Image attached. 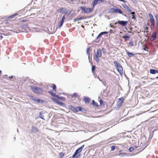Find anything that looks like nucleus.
Instances as JSON below:
<instances>
[{
  "mask_svg": "<svg viewBox=\"0 0 158 158\" xmlns=\"http://www.w3.org/2000/svg\"><path fill=\"white\" fill-rule=\"evenodd\" d=\"M30 87L34 93L40 94H43V90L41 88L34 85H31Z\"/></svg>",
  "mask_w": 158,
  "mask_h": 158,
  "instance_id": "obj_1",
  "label": "nucleus"
},
{
  "mask_svg": "<svg viewBox=\"0 0 158 158\" xmlns=\"http://www.w3.org/2000/svg\"><path fill=\"white\" fill-rule=\"evenodd\" d=\"M114 63L115 64L116 68L118 72L120 75H122L123 72V67L121 66V64L117 61H114Z\"/></svg>",
  "mask_w": 158,
  "mask_h": 158,
  "instance_id": "obj_2",
  "label": "nucleus"
},
{
  "mask_svg": "<svg viewBox=\"0 0 158 158\" xmlns=\"http://www.w3.org/2000/svg\"><path fill=\"white\" fill-rule=\"evenodd\" d=\"M102 52L100 49H98L96 53L94 56V59L98 63L99 62V57H100L102 56Z\"/></svg>",
  "mask_w": 158,
  "mask_h": 158,
  "instance_id": "obj_3",
  "label": "nucleus"
},
{
  "mask_svg": "<svg viewBox=\"0 0 158 158\" xmlns=\"http://www.w3.org/2000/svg\"><path fill=\"white\" fill-rule=\"evenodd\" d=\"M81 10L82 12L84 13H89L92 12L94 10V7L89 8L85 6H81Z\"/></svg>",
  "mask_w": 158,
  "mask_h": 158,
  "instance_id": "obj_4",
  "label": "nucleus"
},
{
  "mask_svg": "<svg viewBox=\"0 0 158 158\" xmlns=\"http://www.w3.org/2000/svg\"><path fill=\"white\" fill-rule=\"evenodd\" d=\"M148 15L149 17V21L151 23V27L154 28L155 26L154 19L153 15L151 13H148Z\"/></svg>",
  "mask_w": 158,
  "mask_h": 158,
  "instance_id": "obj_5",
  "label": "nucleus"
},
{
  "mask_svg": "<svg viewBox=\"0 0 158 158\" xmlns=\"http://www.w3.org/2000/svg\"><path fill=\"white\" fill-rule=\"evenodd\" d=\"M48 93L52 96H54L57 97L59 100L62 101H65V99L63 97H60L58 95H56L55 93H53L52 91H49L48 92Z\"/></svg>",
  "mask_w": 158,
  "mask_h": 158,
  "instance_id": "obj_6",
  "label": "nucleus"
},
{
  "mask_svg": "<svg viewBox=\"0 0 158 158\" xmlns=\"http://www.w3.org/2000/svg\"><path fill=\"white\" fill-rule=\"evenodd\" d=\"M125 98L123 97L118 99V101L117 102L116 105L117 107H120L122 105Z\"/></svg>",
  "mask_w": 158,
  "mask_h": 158,
  "instance_id": "obj_7",
  "label": "nucleus"
},
{
  "mask_svg": "<svg viewBox=\"0 0 158 158\" xmlns=\"http://www.w3.org/2000/svg\"><path fill=\"white\" fill-rule=\"evenodd\" d=\"M84 145H82L75 151V152L72 156L73 158H74L76 155H77L78 153H80L81 151L84 148Z\"/></svg>",
  "mask_w": 158,
  "mask_h": 158,
  "instance_id": "obj_8",
  "label": "nucleus"
},
{
  "mask_svg": "<svg viewBox=\"0 0 158 158\" xmlns=\"http://www.w3.org/2000/svg\"><path fill=\"white\" fill-rule=\"evenodd\" d=\"M66 9L64 8H61L58 9L57 10V11L59 13H62L65 14H67L68 12L66 11Z\"/></svg>",
  "mask_w": 158,
  "mask_h": 158,
  "instance_id": "obj_9",
  "label": "nucleus"
},
{
  "mask_svg": "<svg viewBox=\"0 0 158 158\" xmlns=\"http://www.w3.org/2000/svg\"><path fill=\"white\" fill-rule=\"evenodd\" d=\"M65 15H64L62 16V19L60 21L59 23L58 24L59 28H60L63 25L64 21L65 19Z\"/></svg>",
  "mask_w": 158,
  "mask_h": 158,
  "instance_id": "obj_10",
  "label": "nucleus"
},
{
  "mask_svg": "<svg viewBox=\"0 0 158 158\" xmlns=\"http://www.w3.org/2000/svg\"><path fill=\"white\" fill-rule=\"evenodd\" d=\"M156 23L155 25V27L157 31H158V15L156 14L155 16Z\"/></svg>",
  "mask_w": 158,
  "mask_h": 158,
  "instance_id": "obj_11",
  "label": "nucleus"
},
{
  "mask_svg": "<svg viewBox=\"0 0 158 158\" xmlns=\"http://www.w3.org/2000/svg\"><path fill=\"white\" fill-rule=\"evenodd\" d=\"M118 23L123 26H125L127 24V22L126 21H118Z\"/></svg>",
  "mask_w": 158,
  "mask_h": 158,
  "instance_id": "obj_12",
  "label": "nucleus"
},
{
  "mask_svg": "<svg viewBox=\"0 0 158 158\" xmlns=\"http://www.w3.org/2000/svg\"><path fill=\"white\" fill-rule=\"evenodd\" d=\"M113 12L115 13H118L119 14H122L123 13V11L119 9H115L114 8L113 10Z\"/></svg>",
  "mask_w": 158,
  "mask_h": 158,
  "instance_id": "obj_13",
  "label": "nucleus"
},
{
  "mask_svg": "<svg viewBox=\"0 0 158 158\" xmlns=\"http://www.w3.org/2000/svg\"><path fill=\"white\" fill-rule=\"evenodd\" d=\"M69 107L70 109H71L72 111H73L74 112H77V109L76 108L74 107V106L70 105L69 106Z\"/></svg>",
  "mask_w": 158,
  "mask_h": 158,
  "instance_id": "obj_14",
  "label": "nucleus"
},
{
  "mask_svg": "<svg viewBox=\"0 0 158 158\" xmlns=\"http://www.w3.org/2000/svg\"><path fill=\"white\" fill-rule=\"evenodd\" d=\"M157 32H153L152 36L151 38L152 39V40H154L156 38Z\"/></svg>",
  "mask_w": 158,
  "mask_h": 158,
  "instance_id": "obj_15",
  "label": "nucleus"
},
{
  "mask_svg": "<svg viewBox=\"0 0 158 158\" xmlns=\"http://www.w3.org/2000/svg\"><path fill=\"white\" fill-rule=\"evenodd\" d=\"M150 73L152 74H155L156 73H158V70L156 69H150Z\"/></svg>",
  "mask_w": 158,
  "mask_h": 158,
  "instance_id": "obj_16",
  "label": "nucleus"
},
{
  "mask_svg": "<svg viewBox=\"0 0 158 158\" xmlns=\"http://www.w3.org/2000/svg\"><path fill=\"white\" fill-rule=\"evenodd\" d=\"M125 51H126V54L129 57H131V56H133L135 55L134 54H133L132 53L130 52L127 49H126Z\"/></svg>",
  "mask_w": 158,
  "mask_h": 158,
  "instance_id": "obj_17",
  "label": "nucleus"
},
{
  "mask_svg": "<svg viewBox=\"0 0 158 158\" xmlns=\"http://www.w3.org/2000/svg\"><path fill=\"white\" fill-rule=\"evenodd\" d=\"M84 100L86 103H89L90 102V99L88 97H85Z\"/></svg>",
  "mask_w": 158,
  "mask_h": 158,
  "instance_id": "obj_18",
  "label": "nucleus"
},
{
  "mask_svg": "<svg viewBox=\"0 0 158 158\" xmlns=\"http://www.w3.org/2000/svg\"><path fill=\"white\" fill-rule=\"evenodd\" d=\"M97 1H96V0H94L92 3V7H94V8L95 6L98 4Z\"/></svg>",
  "mask_w": 158,
  "mask_h": 158,
  "instance_id": "obj_19",
  "label": "nucleus"
},
{
  "mask_svg": "<svg viewBox=\"0 0 158 158\" xmlns=\"http://www.w3.org/2000/svg\"><path fill=\"white\" fill-rule=\"evenodd\" d=\"M28 97H29L31 100H33L34 101H35L36 100V97L32 96V95H27Z\"/></svg>",
  "mask_w": 158,
  "mask_h": 158,
  "instance_id": "obj_20",
  "label": "nucleus"
},
{
  "mask_svg": "<svg viewBox=\"0 0 158 158\" xmlns=\"http://www.w3.org/2000/svg\"><path fill=\"white\" fill-rule=\"evenodd\" d=\"M65 156V154L63 152H60L59 153V158H63Z\"/></svg>",
  "mask_w": 158,
  "mask_h": 158,
  "instance_id": "obj_21",
  "label": "nucleus"
},
{
  "mask_svg": "<svg viewBox=\"0 0 158 158\" xmlns=\"http://www.w3.org/2000/svg\"><path fill=\"white\" fill-rule=\"evenodd\" d=\"M130 14H132V19L134 20H135L136 19V18L135 17V13L134 12H131V13Z\"/></svg>",
  "mask_w": 158,
  "mask_h": 158,
  "instance_id": "obj_22",
  "label": "nucleus"
},
{
  "mask_svg": "<svg viewBox=\"0 0 158 158\" xmlns=\"http://www.w3.org/2000/svg\"><path fill=\"white\" fill-rule=\"evenodd\" d=\"M108 32L107 31H104L101 32L98 35L97 37V38L98 39V38H99L101 35H102L103 34H106Z\"/></svg>",
  "mask_w": 158,
  "mask_h": 158,
  "instance_id": "obj_23",
  "label": "nucleus"
},
{
  "mask_svg": "<svg viewBox=\"0 0 158 158\" xmlns=\"http://www.w3.org/2000/svg\"><path fill=\"white\" fill-rule=\"evenodd\" d=\"M118 155L121 157H123L127 155V153H122L118 154Z\"/></svg>",
  "mask_w": 158,
  "mask_h": 158,
  "instance_id": "obj_24",
  "label": "nucleus"
},
{
  "mask_svg": "<svg viewBox=\"0 0 158 158\" xmlns=\"http://www.w3.org/2000/svg\"><path fill=\"white\" fill-rule=\"evenodd\" d=\"M56 85L55 84H53L52 85V89L55 92H56Z\"/></svg>",
  "mask_w": 158,
  "mask_h": 158,
  "instance_id": "obj_25",
  "label": "nucleus"
},
{
  "mask_svg": "<svg viewBox=\"0 0 158 158\" xmlns=\"http://www.w3.org/2000/svg\"><path fill=\"white\" fill-rule=\"evenodd\" d=\"M78 96V94L77 93H74L72 95L71 97L72 98H75L77 97Z\"/></svg>",
  "mask_w": 158,
  "mask_h": 158,
  "instance_id": "obj_26",
  "label": "nucleus"
},
{
  "mask_svg": "<svg viewBox=\"0 0 158 158\" xmlns=\"http://www.w3.org/2000/svg\"><path fill=\"white\" fill-rule=\"evenodd\" d=\"M18 15L17 13L15 14H13L11 16H9L8 17V19H11L13 18L15 16H17Z\"/></svg>",
  "mask_w": 158,
  "mask_h": 158,
  "instance_id": "obj_27",
  "label": "nucleus"
},
{
  "mask_svg": "<svg viewBox=\"0 0 158 158\" xmlns=\"http://www.w3.org/2000/svg\"><path fill=\"white\" fill-rule=\"evenodd\" d=\"M51 99L53 101H54L56 103H57L58 102V101H59L57 99H56V98H52Z\"/></svg>",
  "mask_w": 158,
  "mask_h": 158,
  "instance_id": "obj_28",
  "label": "nucleus"
},
{
  "mask_svg": "<svg viewBox=\"0 0 158 158\" xmlns=\"http://www.w3.org/2000/svg\"><path fill=\"white\" fill-rule=\"evenodd\" d=\"M76 108L77 109V112L81 111L82 110V108L81 106H77Z\"/></svg>",
  "mask_w": 158,
  "mask_h": 158,
  "instance_id": "obj_29",
  "label": "nucleus"
},
{
  "mask_svg": "<svg viewBox=\"0 0 158 158\" xmlns=\"http://www.w3.org/2000/svg\"><path fill=\"white\" fill-rule=\"evenodd\" d=\"M123 38L126 41H127L129 40L130 37L129 36H123Z\"/></svg>",
  "mask_w": 158,
  "mask_h": 158,
  "instance_id": "obj_30",
  "label": "nucleus"
},
{
  "mask_svg": "<svg viewBox=\"0 0 158 158\" xmlns=\"http://www.w3.org/2000/svg\"><path fill=\"white\" fill-rule=\"evenodd\" d=\"M92 103H93L94 105L96 106H97V107L98 106V104L97 102H95L94 101V100H93Z\"/></svg>",
  "mask_w": 158,
  "mask_h": 158,
  "instance_id": "obj_31",
  "label": "nucleus"
},
{
  "mask_svg": "<svg viewBox=\"0 0 158 158\" xmlns=\"http://www.w3.org/2000/svg\"><path fill=\"white\" fill-rule=\"evenodd\" d=\"M57 104H58L59 105L61 106H64V103L60 102L59 101H58V102L57 103Z\"/></svg>",
  "mask_w": 158,
  "mask_h": 158,
  "instance_id": "obj_32",
  "label": "nucleus"
},
{
  "mask_svg": "<svg viewBox=\"0 0 158 158\" xmlns=\"http://www.w3.org/2000/svg\"><path fill=\"white\" fill-rule=\"evenodd\" d=\"M35 102H43V101L41 100H40V99H36Z\"/></svg>",
  "mask_w": 158,
  "mask_h": 158,
  "instance_id": "obj_33",
  "label": "nucleus"
},
{
  "mask_svg": "<svg viewBox=\"0 0 158 158\" xmlns=\"http://www.w3.org/2000/svg\"><path fill=\"white\" fill-rule=\"evenodd\" d=\"M122 6H123V7L124 9H125L126 10L127 9H128V6L126 4H122Z\"/></svg>",
  "mask_w": 158,
  "mask_h": 158,
  "instance_id": "obj_34",
  "label": "nucleus"
},
{
  "mask_svg": "<svg viewBox=\"0 0 158 158\" xmlns=\"http://www.w3.org/2000/svg\"><path fill=\"white\" fill-rule=\"evenodd\" d=\"M97 1L98 4H100L102 2H104V1L103 0H96Z\"/></svg>",
  "mask_w": 158,
  "mask_h": 158,
  "instance_id": "obj_35",
  "label": "nucleus"
},
{
  "mask_svg": "<svg viewBox=\"0 0 158 158\" xmlns=\"http://www.w3.org/2000/svg\"><path fill=\"white\" fill-rule=\"evenodd\" d=\"M95 67L94 66H93L92 67V71L93 73L94 72V71L95 70Z\"/></svg>",
  "mask_w": 158,
  "mask_h": 158,
  "instance_id": "obj_36",
  "label": "nucleus"
},
{
  "mask_svg": "<svg viewBox=\"0 0 158 158\" xmlns=\"http://www.w3.org/2000/svg\"><path fill=\"white\" fill-rule=\"evenodd\" d=\"M40 116L41 118L43 119H44V118H43V115L42 114L41 112H40Z\"/></svg>",
  "mask_w": 158,
  "mask_h": 158,
  "instance_id": "obj_37",
  "label": "nucleus"
},
{
  "mask_svg": "<svg viewBox=\"0 0 158 158\" xmlns=\"http://www.w3.org/2000/svg\"><path fill=\"white\" fill-rule=\"evenodd\" d=\"M129 44L130 46H133V43L132 41H130Z\"/></svg>",
  "mask_w": 158,
  "mask_h": 158,
  "instance_id": "obj_38",
  "label": "nucleus"
},
{
  "mask_svg": "<svg viewBox=\"0 0 158 158\" xmlns=\"http://www.w3.org/2000/svg\"><path fill=\"white\" fill-rule=\"evenodd\" d=\"M115 147L114 146H112L111 147V150L114 151L115 149Z\"/></svg>",
  "mask_w": 158,
  "mask_h": 158,
  "instance_id": "obj_39",
  "label": "nucleus"
},
{
  "mask_svg": "<svg viewBox=\"0 0 158 158\" xmlns=\"http://www.w3.org/2000/svg\"><path fill=\"white\" fill-rule=\"evenodd\" d=\"M3 35H4V34L2 33H0V40H1L3 38Z\"/></svg>",
  "mask_w": 158,
  "mask_h": 158,
  "instance_id": "obj_40",
  "label": "nucleus"
},
{
  "mask_svg": "<svg viewBox=\"0 0 158 158\" xmlns=\"http://www.w3.org/2000/svg\"><path fill=\"white\" fill-rule=\"evenodd\" d=\"M129 12H131L132 11V10L131 9H130L129 7H128V9H126Z\"/></svg>",
  "mask_w": 158,
  "mask_h": 158,
  "instance_id": "obj_41",
  "label": "nucleus"
},
{
  "mask_svg": "<svg viewBox=\"0 0 158 158\" xmlns=\"http://www.w3.org/2000/svg\"><path fill=\"white\" fill-rule=\"evenodd\" d=\"M148 48L147 47H144L143 48V50H145V51H148Z\"/></svg>",
  "mask_w": 158,
  "mask_h": 158,
  "instance_id": "obj_42",
  "label": "nucleus"
},
{
  "mask_svg": "<svg viewBox=\"0 0 158 158\" xmlns=\"http://www.w3.org/2000/svg\"><path fill=\"white\" fill-rule=\"evenodd\" d=\"M10 33L8 32V33H6L5 34H4V35H10Z\"/></svg>",
  "mask_w": 158,
  "mask_h": 158,
  "instance_id": "obj_43",
  "label": "nucleus"
},
{
  "mask_svg": "<svg viewBox=\"0 0 158 158\" xmlns=\"http://www.w3.org/2000/svg\"><path fill=\"white\" fill-rule=\"evenodd\" d=\"M133 148H130L129 149V150L130 152H132V151H133Z\"/></svg>",
  "mask_w": 158,
  "mask_h": 158,
  "instance_id": "obj_44",
  "label": "nucleus"
},
{
  "mask_svg": "<svg viewBox=\"0 0 158 158\" xmlns=\"http://www.w3.org/2000/svg\"><path fill=\"white\" fill-rule=\"evenodd\" d=\"M100 105H102V104H103V101L102 100H100Z\"/></svg>",
  "mask_w": 158,
  "mask_h": 158,
  "instance_id": "obj_45",
  "label": "nucleus"
},
{
  "mask_svg": "<svg viewBox=\"0 0 158 158\" xmlns=\"http://www.w3.org/2000/svg\"><path fill=\"white\" fill-rule=\"evenodd\" d=\"M69 2H72V1H74V0H67Z\"/></svg>",
  "mask_w": 158,
  "mask_h": 158,
  "instance_id": "obj_46",
  "label": "nucleus"
},
{
  "mask_svg": "<svg viewBox=\"0 0 158 158\" xmlns=\"http://www.w3.org/2000/svg\"><path fill=\"white\" fill-rule=\"evenodd\" d=\"M27 19H25V20H23H23H21V21H22V22H27Z\"/></svg>",
  "mask_w": 158,
  "mask_h": 158,
  "instance_id": "obj_47",
  "label": "nucleus"
},
{
  "mask_svg": "<svg viewBox=\"0 0 158 158\" xmlns=\"http://www.w3.org/2000/svg\"><path fill=\"white\" fill-rule=\"evenodd\" d=\"M82 19V17H80V18H77V20H78V21H79V20H80Z\"/></svg>",
  "mask_w": 158,
  "mask_h": 158,
  "instance_id": "obj_48",
  "label": "nucleus"
},
{
  "mask_svg": "<svg viewBox=\"0 0 158 158\" xmlns=\"http://www.w3.org/2000/svg\"><path fill=\"white\" fill-rule=\"evenodd\" d=\"M13 77V76H10L9 77V78H12Z\"/></svg>",
  "mask_w": 158,
  "mask_h": 158,
  "instance_id": "obj_49",
  "label": "nucleus"
},
{
  "mask_svg": "<svg viewBox=\"0 0 158 158\" xmlns=\"http://www.w3.org/2000/svg\"><path fill=\"white\" fill-rule=\"evenodd\" d=\"M77 18H75L74 19V20L75 21H78V20H77Z\"/></svg>",
  "mask_w": 158,
  "mask_h": 158,
  "instance_id": "obj_50",
  "label": "nucleus"
},
{
  "mask_svg": "<svg viewBox=\"0 0 158 158\" xmlns=\"http://www.w3.org/2000/svg\"><path fill=\"white\" fill-rule=\"evenodd\" d=\"M2 72L1 70H0V74L2 73Z\"/></svg>",
  "mask_w": 158,
  "mask_h": 158,
  "instance_id": "obj_51",
  "label": "nucleus"
},
{
  "mask_svg": "<svg viewBox=\"0 0 158 158\" xmlns=\"http://www.w3.org/2000/svg\"><path fill=\"white\" fill-rule=\"evenodd\" d=\"M81 27H83V28H84V26H83V25H81Z\"/></svg>",
  "mask_w": 158,
  "mask_h": 158,
  "instance_id": "obj_52",
  "label": "nucleus"
},
{
  "mask_svg": "<svg viewBox=\"0 0 158 158\" xmlns=\"http://www.w3.org/2000/svg\"><path fill=\"white\" fill-rule=\"evenodd\" d=\"M156 78L158 79V76L156 77Z\"/></svg>",
  "mask_w": 158,
  "mask_h": 158,
  "instance_id": "obj_53",
  "label": "nucleus"
},
{
  "mask_svg": "<svg viewBox=\"0 0 158 158\" xmlns=\"http://www.w3.org/2000/svg\"><path fill=\"white\" fill-rule=\"evenodd\" d=\"M103 50H105V49H104V48H102V51Z\"/></svg>",
  "mask_w": 158,
  "mask_h": 158,
  "instance_id": "obj_54",
  "label": "nucleus"
},
{
  "mask_svg": "<svg viewBox=\"0 0 158 158\" xmlns=\"http://www.w3.org/2000/svg\"><path fill=\"white\" fill-rule=\"evenodd\" d=\"M111 27H113V26H111Z\"/></svg>",
  "mask_w": 158,
  "mask_h": 158,
  "instance_id": "obj_55",
  "label": "nucleus"
},
{
  "mask_svg": "<svg viewBox=\"0 0 158 158\" xmlns=\"http://www.w3.org/2000/svg\"><path fill=\"white\" fill-rule=\"evenodd\" d=\"M157 56H158V54H157Z\"/></svg>",
  "mask_w": 158,
  "mask_h": 158,
  "instance_id": "obj_56",
  "label": "nucleus"
},
{
  "mask_svg": "<svg viewBox=\"0 0 158 158\" xmlns=\"http://www.w3.org/2000/svg\"><path fill=\"white\" fill-rule=\"evenodd\" d=\"M157 47L158 48V46H157Z\"/></svg>",
  "mask_w": 158,
  "mask_h": 158,
  "instance_id": "obj_57",
  "label": "nucleus"
}]
</instances>
